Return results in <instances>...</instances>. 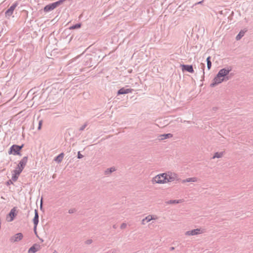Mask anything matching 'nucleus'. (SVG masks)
<instances>
[{
  "label": "nucleus",
  "instance_id": "obj_1",
  "mask_svg": "<svg viewBox=\"0 0 253 253\" xmlns=\"http://www.w3.org/2000/svg\"><path fill=\"white\" fill-rule=\"evenodd\" d=\"M177 175L174 173L168 172L156 175L152 179V183L155 184H166L174 181Z\"/></svg>",
  "mask_w": 253,
  "mask_h": 253
},
{
  "label": "nucleus",
  "instance_id": "obj_2",
  "mask_svg": "<svg viewBox=\"0 0 253 253\" xmlns=\"http://www.w3.org/2000/svg\"><path fill=\"white\" fill-rule=\"evenodd\" d=\"M23 145L21 146H18L17 145H13L10 148L8 152L9 155L13 154L14 155H21L20 151L22 148L23 147Z\"/></svg>",
  "mask_w": 253,
  "mask_h": 253
},
{
  "label": "nucleus",
  "instance_id": "obj_3",
  "mask_svg": "<svg viewBox=\"0 0 253 253\" xmlns=\"http://www.w3.org/2000/svg\"><path fill=\"white\" fill-rule=\"evenodd\" d=\"M204 232V230L202 228H198L193 229L190 231H186L185 233V235L187 236H194L200 234H202Z\"/></svg>",
  "mask_w": 253,
  "mask_h": 253
},
{
  "label": "nucleus",
  "instance_id": "obj_4",
  "mask_svg": "<svg viewBox=\"0 0 253 253\" xmlns=\"http://www.w3.org/2000/svg\"><path fill=\"white\" fill-rule=\"evenodd\" d=\"M157 219H158V216L157 215H149L142 220L141 224L143 225H144L146 223H148L152 220H156Z\"/></svg>",
  "mask_w": 253,
  "mask_h": 253
},
{
  "label": "nucleus",
  "instance_id": "obj_5",
  "mask_svg": "<svg viewBox=\"0 0 253 253\" xmlns=\"http://www.w3.org/2000/svg\"><path fill=\"white\" fill-rule=\"evenodd\" d=\"M224 80V79L221 77L218 74L213 80V83L211 84V86H214L215 85L222 83Z\"/></svg>",
  "mask_w": 253,
  "mask_h": 253
},
{
  "label": "nucleus",
  "instance_id": "obj_6",
  "mask_svg": "<svg viewBox=\"0 0 253 253\" xmlns=\"http://www.w3.org/2000/svg\"><path fill=\"white\" fill-rule=\"evenodd\" d=\"M18 5V4L17 2L14 3L10 7L8 8L7 11L5 12V16L6 17H9L13 14V12L15 9V8Z\"/></svg>",
  "mask_w": 253,
  "mask_h": 253
},
{
  "label": "nucleus",
  "instance_id": "obj_7",
  "mask_svg": "<svg viewBox=\"0 0 253 253\" xmlns=\"http://www.w3.org/2000/svg\"><path fill=\"white\" fill-rule=\"evenodd\" d=\"M23 169L17 166L16 169L13 171L12 179L16 180L20 173L22 171Z\"/></svg>",
  "mask_w": 253,
  "mask_h": 253
},
{
  "label": "nucleus",
  "instance_id": "obj_8",
  "mask_svg": "<svg viewBox=\"0 0 253 253\" xmlns=\"http://www.w3.org/2000/svg\"><path fill=\"white\" fill-rule=\"evenodd\" d=\"M23 236L22 233H19L15 234L14 236L12 237L10 239V241L11 242H18L22 239Z\"/></svg>",
  "mask_w": 253,
  "mask_h": 253
},
{
  "label": "nucleus",
  "instance_id": "obj_9",
  "mask_svg": "<svg viewBox=\"0 0 253 253\" xmlns=\"http://www.w3.org/2000/svg\"><path fill=\"white\" fill-rule=\"evenodd\" d=\"M231 68H228V69H221L218 73V74L219 75V76L225 79V77L226 76H227L229 73L231 71Z\"/></svg>",
  "mask_w": 253,
  "mask_h": 253
},
{
  "label": "nucleus",
  "instance_id": "obj_10",
  "mask_svg": "<svg viewBox=\"0 0 253 253\" xmlns=\"http://www.w3.org/2000/svg\"><path fill=\"white\" fill-rule=\"evenodd\" d=\"M15 211H16L15 208H13L11 210L10 213H9L8 216L6 217V219L8 221L10 222L13 220L15 216L16 215Z\"/></svg>",
  "mask_w": 253,
  "mask_h": 253
},
{
  "label": "nucleus",
  "instance_id": "obj_11",
  "mask_svg": "<svg viewBox=\"0 0 253 253\" xmlns=\"http://www.w3.org/2000/svg\"><path fill=\"white\" fill-rule=\"evenodd\" d=\"M41 247L39 245L34 244L32 247H31L28 250L29 253H35L39 250H40Z\"/></svg>",
  "mask_w": 253,
  "mask_h": 253
},
{
  "label": "nucleus",
  "instance_id": "obj_12",
  "mask_svg": "<svg viewBox=\"0 0 253 253\" xmlns=\"http://www.w3.org/2000/svg\"><path fill=\"white\" fill-rule=\"evenodd\" d=\"M27 161H28V157H23L22 159V160L19 162V163L18 166L23 169L27 163Z\"/></svg>",
  "mask_w": 253,
  "mask_h": 253
},
{
  "label": "nucleus",
  "instance_id": "obj_13",
  "mask_svg": "<svg viewBox=\"0 0 253 253\" xmlns=\"http://www.w3.org/2000/svg\"><path fill=\"white\" fill-rule=\"evenodd\" d=\"M35 217L33 219V222H34V224L35 225L34 229H35V231H36L37 225L39 222V215H38V211L36 210L35 211Z\"/></svg>",
  "mask_w": 253,
  "mask_h": 253
},
{
  "label": "nucleus",
  "instance_id": "obj_14",
  "mask_svg": "<svg viewBox=\"0 0 253 253\" xmlns=\"http://www.w3.org/2000/svg\"><path fill=\"white\" fill-rule=\"evenodd\" d=\"M132 91V89L131 88H125L124 87L119 90L118 92V94H123L131 93Z\"/></svg>",
  "mask_w": 253,
  "mask_h": 253
},
{
  "label": "nucleus",
  "instance_id": "obj_15",
  "mask_svg": "<svg viewBox=\"0 0 253 253\" xmlns=\"http://www.w3.org/2000/svg\"><path fill=\"white\" fill-rule=\"evenodd\" d=\"M182 70H186L189 73H194V70L193 68V67L192 65H181Z\"/></svg>",
  "mask_w": 253,
  "mask_h": 253
},
{
  "label": "nucleus",
  "instance_id": "obj_16",
  "mask_svg": "<svg viewBox=\"0 0 253 253\" xmlns=\"http://www.w3.org/2000/svg\"><path fill=\"white\" fill-rule=\"evenodd\" d=\"M223 152H216L215 153H214L213 156L212 157V158H220L223 156Z\"/></svg>",
  "mask_w": 253,
  "mask_h": 253
},
{
  "label": "nucleus",
  "instance_id": "obj_17",
  "mask_svg": "<svg viewBox=\"0 0 253 253\" xmlns=\"http://www.w3.org/2000/svg\"><path fill=\"white\" fill-rule=\"evenodd\" d=\"M63 157H64V154L62 153H61L60 154H59L57 157H56L55 158L54 160L55 161L57 162L58 163H60L62 161Z\"/></svg>",
  "mask_w": 253,
  "mask_h": 253
},
{
  "label": "nucleus",
  "instance_id": "obj_18",
  "mask_svg": "<svg viewBox=\"0 0 253 253\" xmlns=\"http://www.w3.org/2000/svg\"><path fill=\"white\" fill-rule=\"evenodd\" d=\"M172 136V135L171 134L168 133L166 134L161 135L159 136V137H160V139L163 140V139H167L168 138H170Z\"/></svg>",
  "mask_w": 253,
  "mask_h": 253
},
{
  "label": "nucleus",
  "instance_id": "obj_19",
  "mask_svg": "<svg viewBox=\"0 0 253 253\" xmlns=\"http://www.w3.org/2000/svg\"><path fill=\"white\" fill-rule=\"evenodd\" d=\"M246 31H241L239 34L236 36V40H239L245 34Z\"/></svg>",
  "mask_w": 253,
  "mask_h": 253
},
{
  "label": "nucleus",
  "instance_id": "obj_20",
  "mask_svg": "<svg viewBox=\"0 0 253 253\" xmlns=\"http://www.w3.org/2000/svg\"><path fill=\"white\" fill-rule=\"evenodd\" d=\"M207 66L209 70H210L211 68V57L209 56L207 58Z\"/></svg>",
  "mask_w": 253,
  "mask_h": 253
},
{
  "label": "nucleus",
  "instance_id": "obj_21",
  "mask_svg": "<svg viewBox=\"0 0 253 253\" xmlns=\"http://www.w3.org/2000/svg\"><path fill=\"white\" fill-rule=\"evenodd\" d=\"M197 181V178L196 177H191L186 180V182H196Z\"/></svg>",
  "mask_w": 253,
  "mask_h": 253
},
{
  "label": "nucleus",
  "instance_id": "obj_22",
  "mask_svg": "<svg viewBox=\"0 0 253 253\" xmlns=\"http://www.w3.org/2000/svg\"><path fill=\"white\" fill-rule=\"evenodd\" d=\"M81 26V24H76L74 26H72L71 27H70V29H78V28H80Z\"/></svg>",
  "mask_w": 253,
  "mask_h": 253
},
{
  "label": "nucleus",
  "instance_id": "obj_23",
  "mask_svg": "<svg viewBox=\"0 0 253 253\" xmlns=\"http://www.w3.org/2000/svg\"><path fill=\"white\" fill-rule=\"evenodd\" d=\"M182 202V201L179 200H173V201H170L169 202V203L170 204H178V203H180Z\"/></svg>",
  "mask_w": 253,
  "mask_h": 253
},
{
  "label": "nucleus",
  "instance_id": "obj_24",
  "mask_svg": "<svg viewBox=\"0 0 253 253\" xmlns=\"http://www.w3.org/2000/svg\"><path fill=\"white\" fill-rule=\"evenodd\" d=\"M115 169H114V168H111V169H107V170H106V171H105V173H106V174L110 173H111V172H113V171H115Z\"/></svg>",
  "mask_w": 253,
  "mask_h": 253
},
{
  "label": "nucleus",
  "instance_id": "obj_25",
  "mask_svg": "<svg viewBox=\"0 0 253 253\" xmlns=\"http://www.w3.org/2000/svg\"><path fill=\"white\" fill-rule=\"evenodd\" d=\"M127 224L126 223H123L121 225V229H125L126 227Z\"/></svg>",
  "mask_w": 253,
  "mask_h": 253
},
{
  "label": "nucleus",
  "instance_id": "obj_26",
  "mask_svg": "<svg viewBox=\"0 0 253 253\" xmlns=\"http://www.w3.org/2000/svg\"><path fill=\"white\" fill-rule=\"evenodd\" d=\"M42 121H40L39 123V126H38V129L40 130L42 127Z\"/></svg>",
  "mask_w": 253,
  "mask_h": 253
},
{
  "label": "nucleus",
  "instance_id": "obj_27",
  "mask_svg": "<svg viewBox=\"0 0 253 253\" xmlns=\"http://www.w3.org/2000/svg\"><path fill=\"white\" fill-rule=\"evenodd\" d=\"M83 157V156L80 153V152H78V158L81 159Z\"/></svg>",
  "mask_w": 253,
  "mask_h": 253
},
{
  "label": "nucleus",
  "instance_id": "obj_28",
  "mask_svg": "<svg viewBox=\"0 0 253 253\" xmlns=\"http://www.w3.org/2000/svg\"><path fill=\"white\" fill-rule=\"evenodd\" d=\"M91 243V240L87 241V243L88 244H90Z\"/></svg>",
  "mask_w": 253,
  "mask_h": 253
}]
</instances>
